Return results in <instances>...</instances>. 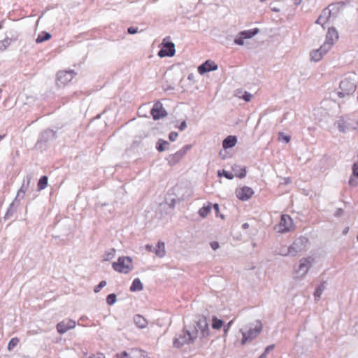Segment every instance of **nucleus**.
Returning a JSON list of instances; mask_svg holds the SVG:
<instances>
[{
  "label": "nucleus",
  "mask_w": 358,
  "mask_h": 358,
  "mask_svg": "<svg viewBox=\"0 0 358 358\" xmlns=\"http://www.w3.org/2000/svg\"><path fill=\"white\" fill-rule=\"evenodd\" d=\"M213 208L217 214V216H218V213H219V205L217 203H215L213 205Z\"/></svg>",
  "instance_id": "nucleus-55"
},
{
  "label": "nucleus",
  "mask_w": 358,
  "mask_h": 358,
  "mask_svg": "<svg viewBox=\"0 0 358 358\" xmlns=\"http://www.w3.org/2000/svg\"><path fill=\"white\" fill-rule=\"evenodd\" d=\"M107 282L105 280H101L94 289L95 293H98L100 290L106 285Z\"/></svg>",
  "instance_id": "nucleus-43"
},
{
  "label": "nucleus",
  "mask_w": 358,
  "mask_h": 358,
  "mask_svg": "<svg viewBox=\"0 0 358 358\" xmlns=\"http://www.w3.org/2000/svg\"><path fill=\"white\" fill-rule=\"evenodd\" d=\"M187 127V123H186V121H182L180 124L178 126V129L180 130V131H183L186 129Z\"/></svg>",
  "instance_id": "nucleus-51"
},
{
  "label": "nucleus",
  "mask_w": 358,
  "mask_h": 358,
  "mask_svg": "<svg viewBox=\"0 0 358 358\" xmlns=\"http://www.w3.org/2000/svg\"><path fill=\"white\" fill-rule=\"evenodd\" d=\"M324 284H325V282H323L315 289V291L314 292V296H315V300H319L320 299L323 291L325 289Z\"/></svg>",
  "instance_id": "nucleus-33"
},
{
  "label": "nucleus",
  "mask_w": 358,
  "mask_h": 358,
  "mask_svg": "<svg viewBox=\"0 0 358 358\" xmlns=\"http://www.w3.org/2000/svg\"><path fill=\"white\" fill-rule=\"evenodd\" d=\"M127 31L130 34H136L138 32V28H136V27H130L128 28Z\"/></svg>",
  "instance_id": "nucleus-49"
},
{
  "label": "nucleus",
  "mask_w": 358,
  "mask_h": 358,
  "mask_svg": "<svg viewBox=\"0 0 358 358\" xmlns=\"http://www.w3.org/2000/svg\"><path fill=\"white\" fill-rule=\"evenodd\" d=\"M25 194V192H24L22 190H18L17 192L16 197L14 200H17V202L20 204V200L24 198Z\"/></svg>",
  "instance_id": "nucleus-44"
},
{
  "label": "nucleus",
  "mask_w": 358,
  "mask_h": 358,
  "mask_svg": "<svg viewBox=\"0 0 358 358\" xmlns=\"http://www.w3.org/2000/svg\"><path fill=\"white\" fill-rule=\"evenodd\" d=\"M242 228L243 229H247L249 228V224L248 223H244L242 224Z\"/></svg>",
  "instance_id": "nucleus-58"
},
{
  "label": "nucleus",
  "mask_w": 358,
  "mask_h": 358,
  "mask_svg": "<svg viewBox=\"0 0 358 358\" xmlns=\"http://www.w3.org/2000/svg\"><path fill=\"white\" fill-rule=\"evenodd\" d=\"M271 10L274 12H279L280 11V9L277 8H272Z\"/></svg>",
  "instance_id": "nucleus-60"
},
{
  "label": "nucleus",
  "mask_w": 358,
  "mask_h": 358,
  "mask_svg": "<svg viewBox=\"0 0 358 358\" xmlns=\"http://www.w3.org/2000/svg\"><path fill=\"white\" fill-rule=\"evenodd\" d=\"M19 341L17 338H11L8 345V350H12L18 344Z\"/></svg>",
  "instance_id": "nucleus-41"
},
{
  "label": "nucleus",
  "mask_w": 358,
  "mask_h": 358,
  "mask_svg": "<svg viewBox=\"0 0 358 358\" xmlns=\"http://www.w3.org/2000/svg\"><path fill=\"white\" fill-rule=\"evenodd\" d=\"M117 358H133L127 352H122L116 355Z\"/></svg>",
  "instance_id": "nucleus-46"
},
{
  "label": "nucleus",
  "mask_w": 358,
  "mask_h": 358,
  "mask_svg": "<svg viewBox=\"0 0 358 358\" xmlns=\"http://www.w3.org/2000/svg\"><path fill=\"white\" fill-rule=\"evenodd\" d=\"M210 247L213 250H216L220 247L219 243L217 241H213L210 243Z\"/></svg>",
  "instance_id": "nucleus-50"
},
{
  "label": "nucleus",
  "mask_w": 358,
  "mask_h": 358,
  "mask_svg": "<svg viewBox=\"0 0 358 358\" xmlns=\"http://www.w3.org/2000/svg\"><path fill=\"white\" fill-rule=\"evenodd\" d=\"M19 206V202H17V200H13L6 211L4 219H8L10 216H12L13 213L17 210V208Z\"/></svg>",
  "instance_id": "nucleus-26"
},
{
  "label": "nucleus",
  "mask_w": 358,
  "mask_h": 358,
  "mask_svg": "<svg viewBox=\"0 0 358 358\" xmlns=\"http://www.w3.org/2000/svg\"><path fill=\"white\" fill-rule=\"evenodd\" d=\"M237 142L238 139L236 136L229 135L225 138V158L232 156V155L227 151V149L234 147Z\"/></svg>",
  "instance_id": "nucleus-17"
},
{
  "label": "nucleus",
  "mask_w": 358,
  "mask_h": 358,
  "mask_svg": "<svg viewBox=\"0 0 358 358\" xmlns=\"http://www.w3.org/2000/svg\"><path fill=\"white\" fill-rule=\"evenodd\" d=\"M56 138V132L52 129H46L43 131L39 137L38 142L46 143L50 140L55 139Z\"/></svg>",
  "instance_id": "nucleus-19"
},
{
  "label": "nucleus",
  "mask_w": 358,
  "mask_h": 358,
  "mask_svg": "<svg viewBox=\"0 0 358 358\" xmlns=\"http://www.w3.org/2000/svg\"><path fill=\"white\" fill-rule=\"evenodd\" d=\"M143 289V285L139 278H135L129 288L131 292L141 291Z\"/></svg>",
  "instance_id": "nucleus-29"
},
{
  "label": "nucleus",
  "mask_w": 358,
  "mask_h": 358,
  "mask_svg": "<svg viewBox=\"0 0 358 358\" xmlns=\"http://www.w3.org/2000/svg\"><path fill=\"white\" fill-rule=\"evenodd\" d=\"M5 137V135H0V141Z\"/></svg>",
  "instance_id": "nucleus-63"
},
{
  "label": "nucleus",
  "mask_w": 358,
  "mask_h": 358,
  "mask_svg": "<svg viewBox=\"0 0 358 358\" xmlns=\"http://www.w3.org/2000/svg\"><path fill=\"white\" fill-rule=\"evenodd\" d=\"M323 19V16L322 15H320L319 17V18L316 20V23L317 24H321L322 23V20Z\"/></svg>",
  "instance_id": "nucleus-57"
},
{
  "label": "nucleus",
  "mask_w": 358,
  "mask_h": 358,
  "mask_svg": "<svg viewBox=\"0 0 358 358\" xmlns=\"http://www.w3.org/2000/svg\"><path fill=\"white\" fill-rule=\"evenodd\" d=\"M224 322L222 320L218 319L216 316L212 318V327L214 329H220L223 325Z\"/></svg>",
  "instance_id": "nucleus-34"
},
{
  "label": "nucleus",
  "mask_w": 358,
  "mask_h": 358,
  "mask_svg": "<svg viewBox=\"0 0 358 358\" xmlns=\"http://www.w3.org/2000/svg\"><path fill=\"white\" fill-rule=\"evenodd\" d=\"M51 36H52L50 33L46 32V31H42L41 33H40L38 34V37L36 38V43H41L44 41H46L49 40L51 38Z\"/></svg>",
  "instance_id": "nucleus-30"
},
{
  "label": "nucleus",
  "mask_w": 358,
  "mask_h": 358,
  "mask_svg": "<svg viewBox=\"0 0 358 358\" xmlns=\"http://www.w3.org/2000/svg\"><path fill=\"white\" fill-rule=\"evenodd\" d=\"M76 322L72 320L67 321H62L57 324V330L59 334H65L69 330L73 329L76 327Z\"/></svg>",
  "instance_id": "nucleus-13"
},
{
  "label": "nucleus",
  "mask_w": 358,
  "mask_h": 358,
  "mask_svg": "<svg viewBox=\"0 0 358 358\" xmlns=\"http://www.w3.org/2000/svg\"><path fill=\"white\" fill-rule=\"evenodd\" d=\"M170 143L164 139H159L156 143V149L159 152H164L169 149Z\"/></svg>",
  "instance_id": "nucleus-27"
},
{
  "label": "nucleus",
  "mask_w": 358,
  "mask_h": 358,
  "mask_svg": "<svg viewBox=\"0 0 358 358\" xmlns=\"http://www.w3.org/2000/svg\"><path fill=\"white\" fill-rule=\"evenodd\" d=\"M338 38V34L336 28H329L326 36V42L322 45L324 52H327Z\"/></svg>",
  "instance_id": "nucleus-7"
},
{
  "label": "nucleus",
  "mask_w": 358,
  "mask_h": 358,
  "mask_svg": "<svg viewBox=\"0 0 358 358\" xmlns=\"http://www.w3.org/2000/svg\"><path fill=\"white\" fill-rule=\"evenodd\" d=\"M146 247H147V248H148V249H149V250H151V249H152V246H150V245H147Z\"/></svg>",
  "instance_id": "nucleus-64"
},
{
  "label": "nucleus",
  "mask_w": 358,
  "mask_h": 358,
  "mask_svg": "<svg viewBox=\"0 0 358 358\" xmlns=\"http://www.w3.org/2000/svg\"><path fill=\"white\" fill-rule=\"evenodd\" d=\"M150 113L155 120H160L161 118L165 117L168 115V113L159 101L155 103L152 108L151 109Z\"/></svg>",
  "instance_id": "nucleus-8"
},
{
  "label": "nucleus",
  "mask_w": 358,
  "mask_h": 358,
  "mask_svg": "<svg viewBox=\"0 0 358 358\" xmlns=\"http://www.w3.org/2000/svg\"><path fill=\"white\" fill-rule=\"evenodd\" d=\"M278 254L281 256H291V247L283 245L279 248Z\"/></svg>",
  "instance_id": "nucleus-35"
},
{
  "label": "nucleus",
  "mask_w": 358,
  "mask_h": 358,
  "mask_svg": "<svg viewBox=\"0 0 358 358\" xmlns=\"http://www.w3.org/2000/svg\"><path fill=\"white\" fill-rule=\"evenodd\" d=\"M107 206V203H98L96 204V208H103V206Z\"/></svg>",
  "instance_id": "nucleus-54"
},
{
  "label": "nucleus",
  "mask_w": 358,
  "mask_h": 358,
  "mask_svg": "<svg viewBox=\"0 0 358 358\" xmlns=\"http://www.w3.org/2000/svg\"><path fill=\"white\" fill-rule=\"evenodd\" d=\"M116 250L114 248H111L106 251L104 255V260L108 261L115 257Z\"/></svg>",
  "instance_id": "nucleus-38"
},
{
  "label": "nucleus",
  "mask_w": 358,
  "mask_h": 358,
  "mask_svg": "<svg viewBox=\"0 0 358 358\" xmlns=\"http://www.w3.org/2000/svg\"><path fill=\"white\" fill-rule=\"evenodd\" d=\"M75 76L76 73L73 70L60 71L57 73V81L64 85L70 82Z\"/></svg>",
  "instance_id": "nucleus-11"
},
{
  "label": "nucleus",
  "mask_w": 358,
  "mask_h": 358,
  "mask_svg": "<svg viewBox=\"0 0 358 358\" xmlns=\"http://www.w3.org/2000/svg\"><path fill=\"white\" fill-rule=\"evenodd\" d=\"M292 225V220L288 215H282L281 216L279 231L284 233L288 231Z\"/></svg>",
  "instance_id": "nucleus-16"
},
{
  "label": "nucleus",
  "mask_w": 358,
  "mask_h": 358,
  "mask_svg": "<svg viewBox=\"0 0 358 358\" xmlns=\"http://www.w3.org/2000/svg\"><path fill=\"white\" fill-rule=\"evenodd\" d=\"M244 38H242V36H240L238 38H236L234 42L235 43L238 44V45H243L244 44Z\"/></svg>",
  "instance_id": "nucleus-48"
},
{
  "label": "nucleus",
  "mask_w": 358,
  "mask_h": 358,
  "mask_svg": "<svg viewBox=\"0 0 358 358\" xmlns=\"http://www.w3.org/2000/svg\"><path fill=\"white\" fill-rule=\"evenodd\" d=\"M296 5H299L300 3V1L299 0H295V3H294Z\"/></svg>",
  "instance_id": "nucleus-62"
},
{
  "label": "nucleus",
  "mask_w": 358,
  "mask_h": 358,
  "mask_svg": "<svg viewBox=\"0 0 358 358\" xmlns=\"http://www.w3.org/2000/svg\"><path fill=\"white\" fill-rule=\"evenodd\" d=\"M186 327L180 334L176 336L173 343L174 348H180L185 344L193 343L197 338L198 329L194 326L189 329Z\"/></svg>",
  "instance_id": "nucleus-1"
},
{
  "label": "nucleus",
  "mask_w": 358,
  "mask_h": 358,
  "mask_svg": "<svg viewBox=\"0 0 358 358\" xmlns=\"http://www.w3.org/2000/svg\"><path fill=\"white\" fill-rule=\"evenodd\" d=\"M262 324L259 320L256 321V324L254 327H248L245 328V331L241 329L243 338L241 340V343L243 345L245 344L248 341H252L253 338H256L262 331Z\"/></svg>",
  "instance_id": "nucleus-3"
},
{
  "label": "nucleus",
  "mask_w": 358,
  "mask_h": 358,
  "mask_svg": "<svg viewBox=\"0 0 358 358\" xmlns=\"http://www.w3.org/2000/svg\"><path fill=\"white\" fill-rule=\"evenodd\" d=\"M217 174H218V176L220 178L224 176V169L219 170L217 172Z\"/></svg>",
  "instance_id": "nucleus-56"
},
{
  "label": "nucleus",
  "mask_w": 358,
  "mask_h": 358,
  "mask_svg": "<svg viewBox=\"0 0 358 358\" xmlns=\"http://www.w3.org/2000/svg\"><path fill=\"white\" fill-rule=\"evenodd\" d=\"M339 9V3H331L329 5V6L324 9L321 15L324 17H326L328 20L331 15H334L335 12L338 11Z\"/></svg>",
  "instance_id": "nucleus-20"
},
{
  "label": "nucleus",
  "mask_w": 358,
  "mask_h": 358,
  "mask_svg": "<svg viewBox=\"0 0 358 358\" xmlns=\"http://www.w3.org/2000/svg\"><path fill=\"white\" fill-rule=\"evenodd\" d=\"M254 194L252 188L244 186L236 190V196L241 201L248 200Z\"/></svg>",
  "instance_id": "nucleus-12"
},
{
  "label": "nucleus",
  "mask_w": 358,
  "mask_h": 358,
  "mask_svg": "<svg viewBox=\"0 0 358 358\" xmlns=\"http://www.w3.org/2000/svg\"><path fill=\"white\" fill-rule=\"evenodd\" d=\"M352 173L353 176L358 177V162L353 164Z\"/></svg>",
  "instance_id": "nucleus-47"
},
{
  "label": "nucleus",
  "mask_w": 358,
  "mask_h": 358,
  "mask_svg": "<svg viewBox=\"0 0 358 358\" xmlns=\"http://www.w3.org/2000/svg\"><path fill=\"white\" fill-rule=\"evenodd\" d=\"M326 52H324V49L322 45L319 49L310 52V59L314 62H318L322 59L323 55Z\"/></svg>",
  "instance_id": "nucleus-25"
},
{
  "label": "nucleus",
  "mask_w": 358,
  "mask_h": 358,
  "mask_svg": "<svg viewBox=\"0 0 358 358\" xmlns=\"http://www.w3.org/2000/svg\"><path fill=\"white\" fill-rule=\"evenodd\" d=\"M357 85L352 78H346L341 81L337 94L340 98H344L354 94L356 91Z\"/></svg>",
  "instance_id": "nucleus-2"
},
{
  "label": "nucleus",
  "mask_w": 358,
  "mask_h": 358,
  "mask_svg": "<svg viewBox=\"0 0 358 358\" xmlns=\"http://www.w3.org/2000/svg\"><path fill=\"white\" fill-rule=\"evenodd\" d=\"M27 181H25V180H23L22 186H21V187L19 189V190H22L25 193H26V192L29 189V186L30 181H31V177L30 176H27Z\"/></svg>",
  "instance_id": "nucleus-40"
},
{
  "label": "nucleus",
  "mask_w": 358,
  "mask_h": 358,
  "mask_svg": "<svg viewBox=\"0 0 358 358\" xmlns=\"http://www.w3.org/2000/svg\"><path fill=\"white\" fill-rule=\"evenodd\" d=\"M348 231H349V228H348V227H347V228H345V229L343 230V234H346L348 232Z\"/></svg>",
  "instance_id": "nucleus-59"
},
{
  "label": "nucleus",
  "mask_w": 358,
  "mask_h": 358,
  "mask_svg": "<svg viewBox=\"0 0 358 358\" xmlns=\"http://www.w3.org/2000/svg\"><path fill=\"white\" fill-rule=\"evenodd\" d=\"M291 137L289 135L285 134L284 132L278 133V140L280 142H285L288 143L290 141Z\"/></svg>",
  "instance_id": "nucleus-37"
},
{
  "label": "nucleus",
  "mask_w": 358,
  "mask_h": 358,
  "mask_svg": "<svg viewBox=\"0 0 358 358\" xmlns=\"http://www.w3.org/2000/svg\"><path fill=\"white\" fill-rule=\"evenodd\" d=\"M163 48L158 52L160 57H173L176 53L175 44L173 42L164 43Z\"/></svg>",
  "instance_id": "nucleus-10"
},
{
  "label": "nucleus",
  "mask_w": 358,
  "mask_h": 358,
  "mask_svg": "<svg viewBox=\"0 0 358 358\" xmlns=\"http://www.w3.org/2000/svg\"><path fill=\"white\" fill-rule=\"evenodd\" d=\"M217 68V65L213 61L206 60L202 64L199 66L198 71L201 75H203L207 72L215 71Z\"/></svg>",
  "instance_id": "nucleus-15"
},
{
  "label": "nucleus",
  "mask_w": 358,
  "mask_h": 358,
  "mask_svg": "<svg viewBox=\"0 0 358 358\" xmlns=\"http://www.w3.org/2000/svg\"><path fill=\"white\" fill-rule=\"evenodd\" d=\"M314 258L312 257H303L300 259L298 266L294 267V272L296 275V278H303L314 263Z\"/></svg>",
  "instance_id": "nucleus-5"
},
{
  "label": "nucleus",
  "mask_w": 358,
  "mask_h": 358,
  "mask_svg": "<svg viewBox=\"0 0 358 358\" xmlns=\"http://www.w3.org/2000/svg\"><path fill=\"white\" fill-rule=\"evenodd\" d=\"M233 173L225 171V178L232 179L234 176L242 178L246 175V170L245 168H241L238 165L232 167Z\"/></svg>",
  "instance_id": "nucleus-14"
},
{
  "label": "nucleus",
  "mask_w": 358,
  "mask_h": 358,
  "mask_svg": "<svg viewBox=\"0 0 358 358\" xmlns=\"http://www.w3.org/2000/svg\"><path fill=\"white\" fill-rule=\"evenodd\" d=\"M48 184V178L46 176H43L41 177L38 182V190L41 191L44 189Z\"/></svg>",
  "instance_id": "nucleus-31"
},
{
  "label": "nucleus",
  "mask_w": 358,
  "mask_h": 358,
  "mask_svg": "<svg viewBox=\"0 0 358 358\" xmlns=\"http://www.w3.org/2000/svg\"><path fill=\"white\" fill-rule=\"evenodd\" d=\"M343 214V210L342 208H338L335 213H334V215L336 217H340Z\"/></svg>",
  "instance_id": "nucleus-52"
},
{
  "label": "nucleus",
  "mask_w": 358,
  "mask_h": 358,
  "mask_svg": "<svg viewBox=\"0 0 358 358\" xmlns=\"http://www.w3.org/2000/svg\"><path fill=\"white\" fill-rule=\"evenodd\" d=\"M210 210H211V206L210 204H208L207 206H204L201 208L199 209V214L201 217L205 218L208 215V213L210 212Z\"/></svg>",
  "instance_id": "nucleus-36"
},
{
  "label": "nucleus",
  "mask_w": 358,
  "mask_h": 358,
  "mask_svg": "<svg viewBox=\"0 0 358 358\" xmlns=\"http://www.w3.org/2000/svg\"><path fill=\"white\" fill-rule=\"evenodd\" d=\"M196 329L197 327L200 329L202 336L203 337L206 336L209 334L208 324L206 317H202L198 320L196 322Z\"/></svg>",
  "instance_id": "nucleus-18"
},
{
  "label": "nucleus",
  "mask_w": 358,
  "mask_h": 358,
  "mask_svg": "<svg viewBox=\"0 0 358 358\" xmlns=\"http://www.w3.org/2000/svg\"><path fill=\"white\" fill-rule=\"evenodd\" d=\"M233 320H231L228 324H227V328H229V327L231 326V323H232Z\"/></svg>",
  "instance_id": "nucleus-61"
},
{
  "label": "nucleus",
  "mask_w": 358,
  "mask_h": 358,
  "mask_svg": "<svg viewBox=\"0 0 358 358\" xmlns=\"http://www.w3.org/2000/svg\"><path fill=\"white\" fill-rule=\"evenodd\" d=\"M191 148V145H185L175 154L169 155L168 158L169 164L173 166L178 163Z\"/></svg>",
  "instance_id": "nucleus-9"
},
{
  "label": "nucleus",
  "mask_w": 358,
  "mask_h": 358,
  "mask_svg": "<svg viewBox=\"0 0 358 358\" xmlns=\"http://www.w3.org/2000/svg\"><path fill=\"white\" fill-rule=\"evenodd\" d=\"M112 266L115 271L128 273L133 269L132 259L130 257H120L117 262L113 263Z\"/></svg>",
  "instance_id": "nucleus-4"
},
{
  "label": "nucleus",
  "mask_w": 358,
  "mask_h": 358,
  "mask_svg": "<svg viewBox=\"0 0 358 358\" xmlns=\"http://www.w3.org/2000/svg\"><path fill=\"white\" fill-rule=\"evenodd\" d=\"M117 301V296L115 294L112 293L107 296L106 302L108 305H113Z\"/></svg>",
  "instance_id": "nucleus-39"
},
{
  "label": "nucleus",
  "mask_w": 358,
  "mask_h": 358,
  "mask_svg": "<svg viewBox=\"0 0 358 358\" xmlns=\"http://www.w3.org/2000/svg\"><path fill=\"white\" fill-rule=\"evenodd\" d=\"M134 322L135 324L141 329L145 328L148 324L146 319L141 315H136L134 317Z\"/></svg>",
  "instance_id": "nucleus-24"
},
{
  "label": "nucleus",
  "mask_w": 358,
  "mask_h": 358,
  "mask_svg": "<svg viewBox=\"0 0 358 358\" xmlns=\"http://www.w3.org/2000/svg\"><path fill=\"white\" fill-rule=\"evenodd\" d=\"M10 36L11 37L9 38L8 34H6V37L3 41H0V51L6 50V48L10 44L12 41L17 40V34H10Z\"/></svg>",
  "instance_id": "nucleus-22"
},
{
  "label": "nucleus",
  "mask_w": 358,
  "mask_h": 358,
  "mask_svg": "<svg viewBox=\"0 0 358 358\" xmlns=\"http://www.w3.org/2000/svg\"><path fill=\"white\" fill-rule=\"evenodd\" d=\"M349 184L351 185V186H356L357 185V182L356 181V180H355L354 178H352V177L350 178L349 180Z\"/></svg>",
  "instance_id": "nucleus-53"
},
{
  "label": "nucleus",
  "mask_w": 358,
  "mask_h": 358,
  "mask_svg": "<svg viewBox=\"0 0 358 358\" xmlns=\"http://www.w3.org/2000/svg\"><path fill=\"white\" fill-rule=\"evenodd\" d=\"M259 31V29L258 28H255L253 29L241 31L239 35L242 36V38L244 39H248L257 34Z\"/></svg>",
  "instance_id": "nucleus-28"
},
{
  "label": "nucleus",
  "mask_w": 358,
  "mask_h": 358,
  "mask_svg": "<svg viewBox=\"0 0 358 358\" xmlns=\"http://www.w3.org/2000/svg\"><path fill=\"white\" fill-rule=\"evenodd\" d=\"M235 96L243 99L245 101L248 102L251 100L252 94L250 92L243 90V89H238L235 91Z\"/></svg>",
  "instance_id": "nucleus-21"
},
{
  "label": "nucleus",
  "mask_w": 358,
  "mask_h": 358,
  "mask_svg": "<svg viewBox=\"0 0 358 358\" xmlns=\"http://www.w3.org/2000/svg\"><path fill=\"white\" fill-rule=\"evenodd\" d=\"M336 124L337 125V127L339 129V131L343 133L346 132L351 128L350 123L346 122V121L343 117H341L336 122Z\"/></svg>",
  "instance_id": "nucleus-23"
},
{
  "label": "nucleus",
  "mask_w": 358,
  "mask_h": 358,
  "mask_svg": "<svg viewBox=\"0 0 358 358\" xmlns=\"http://www.w3.org/2000/svg\"><path fill=\"white\" fill-rule=\"evenodd\" d=\"M308 240L304 236H300L294 240L291 247V256L295 257L299 253L304 252L307 249Z\"/></svg>",
  "instance_id": "nucleus-6"
},
{
  "label": "nucleus",
  "mask_w": 358,
  "mask_h": 358,
  "mask_svg": "<svg viewBox=\"0 0 358 358\" xmlns=\"http://www.w3.org/2000/svg\"><path fill=\"white\" fill-rule=\"evenodd\" d=\"M178 136V134L176 131H171L169 135V138L171 141L173 142L176 140Z\"/></svg>",
  "instance_id": "nucleus-45"
},
{
  "label": "nucleus",
  "mask_w": 358,
  "mask_h": 358,
  "mask_svg": "<svg viewBox=\"0 0 358 358\" xmlns=\"http://www.w3.org/2000/svg\"><path fill=\"white\" fill-rule=\"evenodd\" d=\"M165 252L164 243L159 242L155 250V254L159 257H163L165 255Z\"/></svg>",
  "instance_id": "nucleus-32"
},
{
  "label": "nucleus",
  "mask_w": 358,
  "mask_h": 358,
  "mask_svg": "<svg viewBox=\"0 0 358 358\" xmlns=\"http://www.w3.org/2000/svg\"><path fill=\"white\" fill-rule=\"evenodd\" d=\"M275 348V345H270L268 346H267L264 350V352L259 356V358H266V355L270 352L271 351H272Z\"/></svg>",
  "instance_id": "nucleus-42"
}]
</instances>
